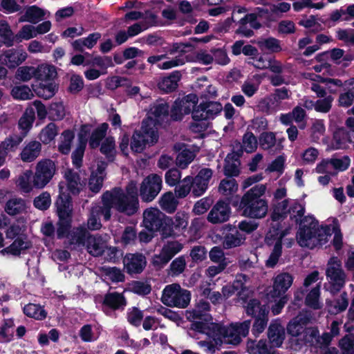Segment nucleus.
<instances>
[{"label": "nucleus", "mask_w": 354, "mask_h": 354, "mask_svg": "<svg viewBox=\"0 0 354 354\" xmlns=\"http://www.w3.org/2000/svg\"><path fill=\"white\" fill-rule=\"evenodd\" d=\"M268 314L269 312H263L259 317L254 318L252 333L255 337H258L266 328L268 322Z\"/></svg>", "instance_id": "6e6d98bb"}, {"label": "nucleus", "mask_w": 354, "mask_h": 354, "mask_svg": "<svg viewBox=\"0 0 354 354\" xmlns=\"http://www.w3.org/2000/svg\"><path fill=\"white\" fill-rule=\"evenodd\" d=\"M348 143H354V129L337 128L333 135V147L335 149H344Z\"/></svg>", "instance_id": "412c9836"}, {"label": "nucleus", "mask_w": 354, "mask_h": 354, "mask_svg": "<svg viewBox=\"0 0 354 354\" xmlns=\"http://www.w3.org/2000/svg\"><path fill=\"white\" fill-rule=\"evenodd\" d=\"M223 109L222 105L218 102H201L192 111V119L195 123L192 126L200 127L198 131L205 130L207 120L214 119Z\"/></svg>", "instance_id": "0eeeda50"}, {"label": "nucleus", "mask_w": 354, "mask_h": 354, "mask_svg": "<svg viewBox=\"0 0 354 354\" xmlns=\"http://www.w3.org/2000/svg\"><path fill=\"white\" fill-rule=\"evenodd\" d=\"M183 104L180 102V98L176 99L174 102L171 109H169V125L171 121H180L183 120Z\"/></svg>", "instance_id": "13d9d810"}, {"label": "nucleus", "mask_w": 354, "mask_h": 354, "mask_svg": "<svg viewBox=\"0 0 354 354\" xmlns=\"http://www.w3.org/2000/svg\"><path fill=\"white\" fill-rule=\"evenodd\" d=\"M107 165L104 160L99 161L96 169L91 171L88 185L92 192L97 194L101 190L106 175Z\"/></svg>", "instance_id": "6ab92c4d"}, {"label": "nucleus", "mask_w": 354, "mask_h": 354, "mask_svg": "<svg viewBox=\"0 0 354 354\" xmlns=\"http://www.w3.org/2000/svg\"><path fill=\"white\" fill-rule=\"evenodd\" d=\"M127 304V299L124 296L123 293H120L118 292H107L104 295L102 303L103 307L102 310L106 315H109L106 308H109L112 310H122Z\"/></svg>", "instance_id": "a211bd4d"}, {"label": "nucleus", "mask_w": 354, "mask_h": 354, "mask_svg": "<svg viewBox=\"0 0 354 354\" xmlns=\"http://www.w3.org/2000/svg\"><path fill=\"white\" fill-rule=\"evenodd\" d=\"M234 224H225L216 230L215 237L216 241L222 243L223 248L228 250L242 245L246 239L244 234L237 230Z\"/></svg>", "instance_id": "423d86ee"}, {"label": "nucleus", "mask_w": 354, "mask_h": 354, "mask_svg": "<svg viewBox=\"0 0 354 354\" xmlns=\"http://www.w3.org/2000/svg\"><path fill=\"white\" fill-rule=\"evenodd\" d=\"M159 138L158 132L149 127H144L142 122L140 130H135L131 137L130 147L133 151L141 153L147 144L153 145Z\"/></svg>", "instance_id": "1a4fd4ad"}, {"label": "nucleus", "mask_w": 354, "mask_h": 354, "mask_svg": "<svg viewBox=\"0 0 354 354\" xmlns=\"http://www.w3.org/2000/svg\"><path fill=\"white\" fill-rule=\"evenodd\" d=\"M67 182V189L73 195H77L80 192V176L77 172L68 169L65 174Z\"/></svg>", "instance_id": "37998d69"}, {"label": "nucleus", "mask_w": 354, "mask_h": 354, "mask_svg": "<svg viewBox=\"0 0 354 354\" xmlns=\"http://www.w3.org/2000/svg\"><path fill=\"white\" fill-rule=\"evenodd\" d=\"M100 151L105 156L109 162H112L115 160L116 156L115 142L113 136L105 138L100 145Z\"/></svg>", "instance_id": "c9c22d12"}, {"label": "nucleus", "mask_w": 354, "mask_h": 354, "mask_svg": "<svg viewBox=\"0 0 354 354\" xmlns=\"http://www.w3.org/2000/svg\"><path fill=\"white\" fill-rule=\"evenodd\" d=\"M209 303L205 300L201 299L198 301V303H197L196 308L188 313L189 315H187V318H192L193 319H204L205 321H207V319L204 317L209 315L204 313L209 311Z\"/></svg>", "instance_id": "3c124183"}, {"label": "nucleus", "mask_w": 354, "mask_h": 354, "mask_svg": "<svg viewBox=\"0 0 354 354\" xmlns=\"http://www.w3.org/2000/svg\"><path fill=\"white\" fill-rule=\"evenodd\" d=\"M257 44L261 50L264 53H277L282 50L280 41L272 37L261 38L257 41Z\"/></svg>", "instance_id": "473e14b6"}, {"label": "nucleus", "mask_w": 354, "mask_h": 354, "mask_svg": "<svg viewBox=\"0 0 354 354\" xmlns=\"http://www.w3.org/2000/svg\"><path fill=\"white\" fill-rule=\"evenodd\" d=\"M62 140L58 145V151L64 155H68L71 149L75 133L71 129H66L62 133Z\"/></svg>", "instance_id": "09e8293b"}, {"label": "nucleus", "mask_w": 354, "mask_h": 354, "mask_svg": "<svg viewBox=\"0 0 354 354\" xmlns=\"http://www.w3.org/2000/svg\"><path fill=\"white\" fill-rule=\"evenodd\" d=\"M339 347L341 349L342 354H354V334L345 335L339 341Z\"/></svg>", "instance_id": "680f3d73"}, {"label": "nucleus", "mask_w": 354, "mask_h": 354, "mask_svg": "<svg viewBox=\"0 0 354 354\" xmlns=\"http://www.w3.org/2000/svg\"><path fill=\"white\" fill-rule=\"evenodd\" d=\"M108 129L109 124L104 122L93 131L88 140V145L91 149H95L100 145L102 140L105 138Z\"/></svg>", "instance_id": "72a5a7b5"}, {"label": "nucleus", "mask_w": 354, "mask_h": 354, "mask_svg": "<svg viewBox=\"0 0 354 354\" xmlns=\"http://www.w3.org/2000/svg\"><path fill=\"white\" fill-rule=\"evenodd\" d=\"M164 214L158 211L145 210L144 212V222L146 229L150 232H158L162 225Z\"/></svg>", "instance_id": "c85d7f7f"}, {"label": "nucleus", "mask_w": 354, "mask_h": 354, "mask_svg": "<svg viewBox=\"0 0 354 354\" xmlns=\"http://www.w3.org/2000/svg\"><path fill=\"white\" fill-rule=\"evenodd\" d=\"M0 37L1 44H3L7 47L13 46L15 36H14L8 23L5 20L0 21Z\"/></svg>", "instance_id": "8fccbe9b"}, {"label": "nucleus", "mask_w": 354, "mask_h": 354, "mask_svg": "<svg viewBox=\"0 0 354 354\" xmlns=\"http://www.w3.org/2000/svg\"><path fill=\"white\" fill-rule=\"evenodd\" d=\"M269 342L274 347H281L286 337L285 328L277 321L272 322L268 328Z\"/></svg>", "instance_id": "5701e85b"}, {"label": "nucleus", "mask_w": 354, "mask_h": 354, "mask_svg": "<svg viewBox=\"0 0 354 354\" xmlns=\"http://www.w3.org/2000/svg\"><path fill=\"white\" fill-rule=\"evenodd\" d=\"M33 91L38 97L47 100L55 95L57 86L54 82H38L33 85Z\"/></svg>", "instance_id": "c756f323"}, {"label": "nucleus", "mask_w": 354, "mask_h": 354, "mask_svg": "<svg viewBox=\"0 0 354 354\" xmlns=\"http://www.w3.org/2000/svg\"><path fill=\"white\" fill-rule=\"evenodd\" d=\"M57 134V126L53 122H50L41 129L39 134V139L43 144L48 145L55 140Z\"/></svg>", "instance_id": "49530a36"}, {"label": "nucleus", "mask_w": 354, "mask_h": 354, "mask_svg": "<svg viewBox=\"0 0 354 354\" xmlns=\"http://www.w3.org/2000/svg\"><path fill=\"white\" fill-rule=\"evenodd\" d=\"M102 206L98 207L97 214L102 215L104 220L108 221L111 217V209L115 207V202L111 191H106L102 196Z\"/></svg>", "instance_id": "7c9ffc66"}, {"label": "nucleus", "mask_w": 354, "mask_h": 354, "mask_svg": "<svg viewBox=\"0 0 354 354\" xmlns=\"http://www.w3.org/2000/svg\"><path fill=\"white\" fill-rule=\"evenodd\" d=\"M55 205L57 207L58 221L56 234L58 239L69 237L73 222L72 198L69 195H59Z\"/></svg>", "instance_id": "7ed1b4c3"}, {"label": "nucleus", "mask_w": 354, "mask_h": 354, "mask_svg": "<svg viewBox=\"0 0 354 354\" xmlns=\"http://www.w3.org/2000/svg\"><path fill=\"white\" fill-rule=\"evenodd\" d=\"M11 95L14 99L26 100L33 96L30 88L26 85L15 86L11 90Z\"/></svg>", "instance_id": "e2e57ef3"}, {"label": "nucleus", "mask_w": 354, "mask_h": 354, "mask_svg": "<svg viewBox=\"0 0 354 354\" xmlns=\"http://www.w3.org/2000/svg\"><path fill=\"white\" fill-rule=\"evenodd\" d=\"M230 205L231 198H227L225 201L218 200L209 212L207 221L212 224L226 222L231 214Z\"/></svg>", "instance_id": "2eb2a0df"}, {"label": "nucleus", "mask_w": 354, "mask_h": 354, "mask_svg": "<svg viewBox=\"0 0 354 354\" xmlns=\"http://www.w3.org/2000/svg\"><path fill=\"white\" fill-rule=\"evenodd\" d=\"M4 62L9 68H15L27 58V53L22 50L11 48L3 53Z\"/></svg>", "instance_id": "bb28decb"}, {"label": "nucleus", "mask_w": 354, "mask_h": 354, "mask_svg": "<svg viewBox=\"0 0 354 354\" xmlns=\"http://www.w3.org/2000/svg\"><path fill=\"white\" fill-rule=\"evenodd\" d=\"M289 233V229H283L281 223H272L265 238L266 243L273 249L266 262L268 268H273L278 263L282 254L283 239Z\"/></svg>", "instance_id": "20e7f679"}, {"label": "nucleus", "mask_w": 354, "mask_h": 354, "mask_svg": "<svg viewBox=\"0 0 354 354\" xmlns=\"http://www.w3.org/2000/svg\"><path fill=\"white\" fill-rule=\"evenodd\" d=\"M56 172V165L50 159H43L36 165L35 173L33 176V186L36 188L44 187L53 178Z\"/></svg>", "instance_id": "9d476101"}, {"label": "nucleus", "mask_w": 354, "mask_h": 354, "mask_svg": "<svg viewBox=\"0 0 354 354\" xmlns=\"http://www.w3.org/2000/svg\"><path fill=\"white\" fill-rule=\"evenodd\" d=\"M130 286L131 292L139 296L145 297L151 291V286L147 282L133 281Z\"/></svg>", "instance_id": "bf43d9fd"}, {"label": "nucleus", "mask_w": 354, "mask_h": 354, "mask_svg": "<svg viewBox=\"0 0 354 354\" xmlns=\"http://www.w3.org/2000/svg\"><path fill=\"white\" fill-rule=\"evenodd\" d=\"M15 140L6 138L0 143V167L5 163L6 158L9 151H15L21 142V138H14Z\"/></svg>", "instance_id": "2f4dec72"}, {"label": "nucleus", "mask_w": 354, "mask_h": 354, "mask_svg": "<svg viewBox=\"0 0 354 354\" xmlns=\"http://www.w3.org/2000/svg\"><path fill=\"white\" fill-rule=\"evenodd\" d=\"M310 322V317L306 315L299 314L292 318L287 325V333L292 337H299L304 334L306 326Z\"/></svg>", "instance_id": "b1692460"}, {"label": "nucleus", "mask_w": 354, "mask_h": 354, "mask_svg": "<svg viewBox=\"0 0 354 354\" xmlns=\"http://www.w3.org/2000/svg\"><path fill=\"white\" fill-rule=\"evenodd\" d=\"M124 267L130 275L140 274L147 266V259L142 253H127L123 259Z\"/></svg>", "instance_id": "dca6fc26"}, {"label": "nucleus", "mask_w": 354, "mask_h": 354, "mask_svg": "<svg viewBox=\"0 0 354 354\" xmlns=\"http://www.w3.org/2000/svg\"><path fill=\"white\" fill-rule=\"evenodd\" d=\"M115 86L113 89L123 87L124 92L126 95L132 98L136 96L140 91V88L138 86H131V81L127 77H115Z\"/></svg>", "instance_id": "4c0bfd02"}, {"label": "nucleus", "mask_w": 354, "mask_h": 354, "mask_svg": "<svg viewBox=\"0 0 354 354\" xmlns=\"http://www.w3.org/2000/svg\"><path fill=\"white\" fill-rule=\"evenodd\" d=\"M26 209L25 201L21 198L9 199L5 205V212L10 216L22 213Z\"/></svg>", "instance_id": "c03bdc74"}, {"label": "nucleus", "mask_w": 354, "mask_h": 354, "mask_svg": "<svg viewBox=\"0 0 354 354\" xmlns=\"http://www.w3.org/2000/svg\"><path fill=\"white\" fill-rule=\"evenodd\" d=\"M102 272L112 282H122L125 279L124 274L116 267H102Z\"/></svg>", "instance_id": "052dcab7"}, {"label": "nucleus", "mask_w": 354, "mask_h": 354, "mask_svg": "<svg viewBox=\"0 0 354 354\" xmlns=\"http://www.w3.org/2000/svg\"><path fill=\"white\" fill-rule=\"evenodd\" d=\"M326 275L330 280L332 292H339L344 287L346 274L342 268V262L338 257H333L329 259Z\"/></svg>", "instance_id": "9b49d317"}, {"label": "nucleus", "mask_w": 354, "mask_h": 354, "mask_svg": "<svg viewBox=\"0 0 354 354\" xmlns=\"http://www.w3.org/2000/svg\"><path fill=\"white\" fill-rule=\"evenodd\" d=\"M50 195L47 192H42L40 195L35 197L33 201L35 207L42 211L48 209L50 207Z\"/></svg>", "instance_id": "774afa93"}, {"label": "nucleus", "mask_w": 354, "mask_h": 354, "mask_svg": "<svg viewBox=\"0 0 354 354\" xmlns=\"http://www.w3.org/2000/svg\"><path fill=\"white\" fill-rule=\"evenodd\" d=\"M111 192L115 202V208L119 212L132 216L138 212L139 201L133 200L124 195V192L121 187H114Z\"/></svg>", "instance_id": "ddd939ff"}, {"label": "nucleus", "mask_w": 354, "mask_h": 354, "mask_svg": "<svg viewBox=\"0 0 354 354\" xmlns=\"http://www.w3.org/2000/svg\"><path fill=\"white\" fill-rule=\"evenodd\" d=\"M181 76L180 71H174L158 82V88L165 93H171L178 88V83L180 80Z\"/></svg>", "instance_id": "a878e982"}, {"label": "nucleus", "mask_w": 354, "mask_h": 354, "mask_svg": "<svg viewBox=\"0 0 354 354\" xmlns=\"http://www.w3.org/2000/svg\"><path fill=\"white\" fill-rule=\"evenodd\" d=\"M216 331L219 335L226 338L227 343L233 345H238L241 342V335L236 331L232 330V325L227 328L222 326H216Z\"/></svg>", "instance_id": "a18cd8bd"}, {"label": "nucleus", "mask_w": 354, "mask_h": 354, "mask_svg": "<svg viewBox=\"0 0 354 354\" xmlns=\"http://www.w3.org/2000/svg\"><path fill=\"white\" fill-rule=\"evenodd\" d=\"M257 148V139L254 136V133L250 131H247L243 136V145L241 149L236 152L237 158L235 160H237L239 157L242 156L243 149L247 153H252Z\"/></svg>", "instance_id": "e433bc0d"}, {"label": "nucleus", "mask_w": 354, "mask_h": 354, "mask_svg": "<svg viewBox=\"0 0 354 354\" xmlns=\"http://www.w3.org/2000/svg\"><path fill=\"white\" fill-rule=\"evenodd\" d=\"M44 10L36 6H32L26 9L24 15L21 17L20 21L37 24L44 18Z\"/></svg>", "instance_id": "a19ab883"}, {"label": "nucleus", "mask_w": 354, "mask_h": 354, "mask_svg": "<svg viewBox=\"0 0 354 354\" xmlns=\"http://www.w3.org/2000/svg\"><path fill=\"white\" fill-rule=\"evenodd\" d=\"M238 190V183L234 178H225L221 180L218 185V192L222 195L234 196ZM236 195H234L235 196Z\"/></svg>", "instance_id": "de8ad7c7"}, {"label": "nucleus", "mask_w": 354, "mask_h": 354, "mask_svg": "<svg viewBox=\"0 0 354 354\" xmlns=\"http://www.w3.org/2000/svg\"><path fill=\"white\" fill-rule=\"evenodd\" d=\"M65 115V107L62 102H52L48 106V119L50 120H62Z\"/></svg>", "instance_id": "603ef678"}, {"label": "nucleus", "mask_w": 354, "mask_h": 354, "mask_svg": "<svg viewBox=\"0 0 354 354\" xmlns=\"http://www.w3.org/2000/svg\"><path fill=\"white\" fill-rule=\"evenodd\" d=\"M161 300L167 306L185 308L189 304L191 292L178 283H172L163 289Z\"/></svg>", "instance_id": "39448f33"}, {"label": "nucleus", "mask_w": 354, "mask_h": 354, "mask_svg": "<svg viewBox=\"0 0 354 354\" xmlns=\"http://www.w3.org/2000/svg\"><path fill=\"white\" fill-rule=\"evenodd\" d=\"M162 177L156 174H151L145 178L140 184L139 196L143 202L153 201L162 189Z\"/></svg>", "instance_id": "f8f14e48"}, {"label": "nucleus", "mask_w": 354, "mask_h": 354, "mask_svg": "<svg viewBox=\"0 0 354 354\" xmlns=\"http://www.w3.org/2000/svg\"><path fill=\"white\" fill-rule=\"evenodd\" d=\"M151 114L154 118L148 116L143 119L142 122L144 127H149L158 132V128L166 129L169 127V104L166 102L160 101L154 103L151 108Z\"/></svg>", "instance_id": "6e6552de"}, {"label": "nucleus", "mask_w": 354, "mask_h": 354, "mask_svg": "<svg viewBox=\"0 0 354 354\" xmlns=\"http://www.w3.org/2000/svg\"><path fill=\"white\" fill-rule=\"evenodd\" d=\"M264 7H257L252 12L257 15V18L266 21H274L277 18L280 17L281 14L288 12L290 8V4L285 1H282L277 5L272 3H263Z\"/></svg>", "instance_id": "4468645a"}, {"label": "nucleus", "mask_w": 354, "mask_h": 354, "mask_svg": "<svg viewBox=\"0 0 354 354\" xmlns=\"http://www.w3.org/2000/svg\"><path fill=\"white\" fill-rule=\"evenodd\" d=\"M92 64L98 66L102 74H106L107 68L115 66L111 56H95L92 59Z\"/></svg>", "instance_id": "69168bd1"}, {"label": "nucleus", "mask_w": 354, "mask_h": 354, "mask_svg": "<svg viewBox=\"0 0 354 354\" xmlns=\"http://www.w3.org/2000/svg\"><path fill=\"white\" fill-rule=\"evenodd\" d=\"M158 203L161 209L169 214L174 213L178 205V200L171 192H167L163 194Z\"/></svg>", "instance_id": "f704fd0d"}, {"label": "nucleus", "mask_w": 354, "mask_h": 354, "mask_svg": "<svg viewBox=\"0 0 354 354\" xmlns=\"http://www.w3.org/2000/svg\"><path fill=\"white\" fill-rule=\"evenodd\" d=\"M88 234V232L85 227L82 226L75 227L72 231L71 230L69 237H68L69 239V244L84 243Z\"/></svg>", "instance_id": "5fc2aeb1"}, {"label": "nucleus", "mask_w": 354, "mask_h": 354, "mask_svg": "<svg viewBox=\"0 0 354 354\" xmlns=\"http://www.w3.org/2000/svg\"><path fill=\"white\" fill-rule=\"evenodd\" d=\"M260 147L264 150L270 149L275 146L277 138L275 133L271 131H265L259 136Z\"/></svg>", "instance_id": "0e129e2a"}, {"label": "nucleus", "mask_w": 354, "mask_h": 354, "mask_svg": "<svg viewBox=\"0 0 354 354\" xmlns=\"http://www.w3.org/2000/svg\"><path fill=\"white\" fill-rule=\"evenodd\" d=\"M266 187L265 185H256L243 196L236 195L231 198V205L238 210L242 211L244 216L250 218H264L268 210V201L261 198L265 194Z\"/></svg>", "instance_id": "f03ea898"}, {"label": "nucleus", "mask_w": 354, "mask_h": 354, "mask_svg": "<svg viewBox=\"0 0 354 354\" xmlns=\"http://www.w3.org/2000/svg\"><path fill=\"white\" fill-rule=\"evenodd\" d=\"M269 312V307L267 305L262 304L257 299H251L247 304L245 307V313L247 315L255 318L259 317L261 313Z\"/></svg>", "instance_id": "58836bf2"}, {"label": "nucleus", "mask_w": 354, "mask_h": 354, "mask_svg": "<svg viewBox=\"0 0 354 354\" xmlns=\"http://www.w3.org/2000/svg\"><path fill=\"white\" fill-rule=\"evenodd\" d=\"M288 199H285L281 202L277 203L272 207L270 214V219L273 222L280 223L288 216L287 208L288 207Z\"/></svg>", "instance_id": "ea45409f"}, {"label": "nucleus", "mask_w": 354, "mask_h": 354, "mask_svg": "<svg viewBox=\"0 0 354 354\" xmlns=\"http://www.w3.org/2000/svg\"><path fill=\"white\" fill-rule=\"evenodd\" d=\"M23 312L27 317L37 320H43L47 316L46 311L41 306L32 303L25 305L23 308Z\"/></svg>", "instance_id": "79ce46f5"}, {"label": "nucleus", "mask_w": 354, "mask_h": 354, "mask_svg": "<svg viewBox=\"0 0 354 354\" xmlns=\"http://www.w3.org/2000/svg\"><path fill=\"white\" fill-rule=\"evenodd\" d=\"M15 326L12 319H6L3 324L0 326V342H10L14 338V332L12 330Z\"/></svg>", "instance_id": "864d4df0"}, {"label": "nucleus", "mask_w": 354, "mask_h": 354, "mask_svg": "<svg viewBox=\"0 0 354 354\" xmlns=\"http://www.w3.org/2000/svg\"><path fill=\"white\" fill-rule=\"evenodd\" d=\"M35 120V109L32 106L26 109L25 111L19 118L18 122V127L22 130L20 135L13 134L8 137V138L14 139V138H21V142L26 136L28 132L32 127V124Z\"/></svg>", "instance_id": "4be33fe9"}, {"label": "nucleus", "mask_w": 354, "mask_h": 354, "mask_svg": "<svg viewBox=\"0 0 354 354\" xmlns=\"http://www.w3.org/2000/svg\"><path fill=\"white\" fill-rule=\"evenodd\" d=\"M290 220L299 226L297 239L301 246L313 248L317 245L322 246L328 242L331 236L329 226H319L318 221L312 215H305L304 205L295 201L287 208Z\"/></svg>", "instance_id": "f257e3e1"}, {"label": "nucleus", "mask_w": 354, "mask_h": 354, "mask_svg": "<svg viewBox=\"0 0 354 354\" xmlns=\"http://www.w3.org/2000/svg\"><path fill=\"white\" fill-rule=\"evenodd\" d=\"M192 194L194 197L202 196L207 189L209 183L195 176L191 178Z\"/></svg>", "instance_id": "338daca9"}, {"label": "nucleus", "mask_w": 354, "mask_h": 354, "mask_svg": "<svg viewBox=\"0 0 354 354\" xmlns=\"http://www.w3.org/2000/svg\"><path fill=\"white\" fill-rule=\"evenodd\" d=\"M41 151V142L37 140H31L23 148L19 156L23 162H31L40 155Z\"/></svg>", "instance_id": "393cba45"}, {"label": "nucleus", "mask_w": 354, "mask_h": 354, "mask_svg": "<svg viewBox=\"0 0 354 354\" xmlns=\"http://www.w3.org/2000/svg\"><path fill=\"white\" fill-rule=\"evenodd\" d=\"M13 240V242L10 245L1 250V253L3 255L6 254L19 257L21 254H25L28 250L32 247V242L28 240L26 234L18 236Z\"/></svg>", "instance_id": "f3484780"}, {"label": "nucleus", "mask_w": 354, "mask_h": 354, "mask_svg": "<svg viewBox=\"0 0 354 354\" xmlns=\"http://www.w3.org/2000/svg\"><path fill=\"white\" fill-rule=\"evenodd\" d=\"M144 318L143 311L139 308L133 306L129 308L127 312V322L134 327H139Z\"/></svg>", "instance_id": "4d7b16f0"}, {"label": "nucleus", "mask_w": 354, "mask_h": 354, "mask_svg": "<svg viewBox=\"0 0 354 354\" xmlns=\"http://www.w3.org/2000/svg\"><path fill=\"white\" fill-rule=\"evenodd\" d=\"M293 281L292 276L288 272L279 274L274 280L272 290L270 295L272 298L283 295L291 286Z\"/></svg>", "instance_id": "aec40b11"}, {"label": "nucleus", "mask_w": 354, "mask_h": 354, "mask_svg": "<svg viewBox=\"0 0 354 354\" xmlns=\"http://www.w3.org/2000/svg\"><path fill=\"white\" fill-rule=\"evenodd\" d=\"M34 72L35 78L39 82H53L57 75L56 67L49 64L39 65Z\"/></svg>", "instance_id": "cd10ccee"}]
</instances>
